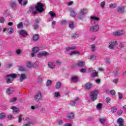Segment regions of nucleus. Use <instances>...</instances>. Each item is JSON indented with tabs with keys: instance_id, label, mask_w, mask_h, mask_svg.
I'll list each match as a JSON object with an SVG mask.
<instances>
[{
	"instance_id": "1",
	"label": "nucleus",
	"mask_w": 126,
	"mask_h": 126,
	"mask_svg": "<svg viewBox=\"0 0 126 126\" xmlns=\"http://www.w3.org/2000/svg\"><path fill=\"white\" fill-rule=\"evenodd\" d=\"M17 76V74H11L9 75H7L5 77V80L6 81V83L8 84L9 83H12V80L16 78Z\"/></svg>"
},
{
	"instance_id": "2",
	"label": "nucleus",
	"mask_w": 126,
	"mask_h": 126,
	"mask_svg": "<svg viewBox=\"0 0 126 126\" xmlns=\"http://www.w3.org/2000/svg\"><path fill=\"white\" fill-rule=\"evenodd\" d=\"M44 7H45V4L41 2H38L37 3V5L35 6V9L38 11V12L41 13L45 11Z\"/></svg>"
},
{
	"instance_id": "3",
	"label": "nucleus",
	"mask_w": 126,
	"mask_h": 126,
	"mask_svg": "<svg viewBox=\"0 0 126 126\" xmlns=\"http://www.w3.org/2000/svg\"><path fill=\"white\" fill-rule=\"evenodd\" d=\"M98 91H94L90 93V96L93 101H95L98 97Z\"/></svg>"
},
{
	"instance_id": "4",
	"label": "nucleus",
	"mask_w": 126,
	"mask_h": 126,
	"mask_svg": "<svg viewBox=\"0 0 126 126\" xmlns=\"http://www.w3.org/2000/svg\"><path fill=\"white\" fill-rule=\"evenodd\" d=\"M34 99L35 101H41L43 99V95L41 93H38L34 96Z\"/></svg>"
},
{
	"instance_id": "5",
	"label": "nucleus",
	"mask_w": 126,
	"mask_h": 126,
	"mask_svg": "<svg viewBox=\"0 0 126 126\" xmlns=\"http://www.w3.org/2000/svg\"><path fill=\"white\" fill-rule=\"evenodd\" d=\"M99 29V25H95L94 26H93L90 28V31L91 32H97Z\"/></svg>"
},
{
	"instance_id": "6",
	"label": "nucleus",
	"mask_w": 126,
	"mask_h": 126,
	"mask_svg": "<svg viewBox=\"0 0 126 126\" xmlns=\"http://www.w3.org/2000/svg\"><path fill=\"white\" fill-rule=\"evenodd\" d=\"M19 80L20 82H22L23 80H25V79L27 78L28 75L25 73H22L21 74H19Z\"/></svg>"
},
{
	"instance_id": "7",
	"label": "nucleus",
	"mask_w": 126,
	"mask_h": 126,
	"mask_svg": "<svg viewBox=\"0 0 126 126\" xmlns=\"http://www.w3.org/2000/svg\"><path fill=\"white\" fill-rule=\"evenodd\" d=\"M118 45V41H111L109 43V45L108 46L109 49H111V50L114 49V47L115 46H117Z\"/></svg>"
},
{
	"instance_id": "8",
	"label": "nucleus",
	"mask_w": 126,
	"mask_h": 126,
	"mask_svg": "<svg viewBox=\"0 0 126 126\" xmlns=\"http://www.w3.org/2000/svg\"><path fill=\"white\" fill-rule=\"evenodd\" d=\"M19 34L21 37H27L28 35L27 32L23 30L19 31Z\"/></svg>"
},
{
	"instance_id": "9",
	"label": "nucleus",
	"mask_w": 126,
	"mask_h": 126,
	"mask_svg": "<svg viewBox=\"0 0 126 126\" xmlns=\"http://www.w3.org/2000/svg\"><path fill=\"white\" fill-rule=\"evenodd\" d=\"M10 109L11 110H13V113L15 115H16V114H19V112L20 111V110L19 109V108L15 106H11Z\"/></svg>"
},
{
	"instance_id": "10",
	"label": "nucleus",
	"mask_w": 126,
	"mask_h": 126,
	"mask_svg": "<svg viewBox=\"0 0 126 126\" xmlns=\"http://www.w3.org/2000/svg\"><path fill=\"white\" fill-rule=\"evenodd\" d=\"M39 51H40L39 47H34L32 50V53L31 54L32 57H34L35 56V54H36V53H38Z\"/></svg>"
},
{
	"instance_id": "11",
	"label": "nucleus",
	"mask_w": 126,
	"mask_h": 126,
	"mask_svg": "<svg viewBox=\"0 0 126 126\" xmlns=\"http://www.w3.org/2000/svg\"><path fill=\"white\" fill-rule=\"evenodd\" d=\"M125 34V32L123 31H120L119 32H113L114 36H122Z\"/></svg>"
},
{
	"instance_id": "12",
	"label": "nucleus",
	"mask_w": 126,
	"mask_h": 126,
	"mask_svg": "<svg viewBox=\"0 0 126 126\" xmlns=\"http://www.w3.org/2000/svg\"><path fill=\"white\" fill-rule=\"evenodd\" d=\"M87 13H88V9H82L80 12V16H82V15H85Z\"/></svg>"
},
{
	"instance_id": "13",
	"label": "nucleus",
	"mask_w": 126,
	"mask_h": 126,
	"mask_svg": "<svg viewBox=\"0 0 126 126\" xmlns=\"http://www.w3.org/2000/svg\"><path fill=\"white\" fill-rule=\"evenodd\" d=\"M117 124H118L119 126H124V119H123V118H119L117 120Z\"/></svg>"
},
{
	"instance_id": "14",
	"label": "nucleus",
	"mask_w": 126,
	"mask_h": 126,
	"mask_svg": "<svg viewBox=\"0 0 126 126\" xmlns=\"http://www.w3.org/2000/svg\"><path fill=\"white\" fill-rule=\"evenodd\" d=\"M48 66L49 67V68H51L53 69V68H55V67L56 66V64H55L54 62H48Z\"/></svg>"
},
{
	"instance_id": "15",
	"label": "nucleus",
	"mask_w": 126,
	"mask_h": 126,
	"mask_svg": "<svg viewBox=\"0 0 126 126\" xmlns=\"http://www.w3.org/2000/svg\"><path fill=\"white\" fill-rule=\"evenodd\" d=\"M118 11L120 13H123L125 12V7L123 6H121L118 7Z\"/></svg>"
},
{
	"instance_id": "16",
	"label": "nucleus",
	"mask_w": 126,
	"mask_h": 126,
	"mask_svg": "<svg viewBox=\"0 0 126 126\" xmlns=\"http://www.w3.org/2000/svg\"><path fill=\"white\" fill-rule=\"evenodd\" d=\"M77 65H78V66H79L80 67H84V65H85V62L84 61L79 62L77 63Z\"/></svg>"
},
{
	"instance_id": "17",
	"label": "nucleus",
	"mask_w": 126,
	"mask_h": 126,
	"mask_svg": "<svg viewBox=\"0 0 126 126\" xmlns=\"http://www.w3.org/2000/svg\"><path fill=\"white\" fill-rule=\"evenodd\" d=\"M7 34H9V35H10L14 32V30H13V28L10 27L7 29Z\"/></svg>"
},
{
	"instance_id": "18",
	"label": "nucleus",
	"mask_w": 126,
	"mask_h": 126,
	"mask_svg": "<svg viewBox=\"0 0 126 126\" xmlns=\"http://www.w3.org/2000/svg\"><path fill=\"white\" fill-rule=\"evenodd\" d=\"M92 84H91V83H86L85 85V88L86 89H91V88H92Z\"/></svg>"
},
{
	"instance_id": "19",
	"label": "nucleus",
	"mask_w": 126,
	"mask_h": 126,
	"mask_svg": "<svg viewBox=\"0 0 126 126\" xmlns=\"http://www.w3.org/2000/svg\"><path fill=\"white\" fill-rule=\"evenodd\" d=\"M12 93H13V89H12V88H9L7 89L6 94L8 95H10V94H12Z\"/></svg>"
},
{
	"instance_id": "20",
	"label": "nucleus",
	"mask_w": 126,
	"mask_h": 126,
	"mask_svg": "<svg viewBox=\"0 0 126 126\" xmlns=\"http://www.w3.org/2000/svg\"><path fill=\"white\" fill-rule=\"evenodd\" d=\"M75 49H76L75 46H72V47H65V50L67 52H69V51H73Z\"/></svg>"
},
{
	"instance_id": "21",
	"label": "nucleus",
	"mask_w": 126,
	"mask_h": 126,
	"mask_svg": "<svg viewBox=\"0 0 126 126\" xmlns=\"http://www.w3.org/2000/svg\"><path fill=\"white\" fill-rule=\"evenodd\" d=\"M91 22H95V21H99V18L97 17H91Z\"/></svg>"
},
{
	"instance_id": "22",
	"label": "nucleus",
	"mask_w": 126,
	"mask_h": 126,
	"mask_svg": "<svg viewBox=\"0 0 126 126\" xmlns=\"http://www.w3.org/2000/svg\"><path fill=\"white\" fill-rule=\"evenodd\" d=\"M39 38H40V36L38 34H35L33 35L32 39L33 41H38L39 40Z\"/></svg>"
},
{
	"instance_id": "23",
	"label": "nucleus",
	"mask_w": 126,
	"mask_h": 126,
	"mask_svg": "<svg viewBox=\"0 0 126 126\" xmlns=\"http://www.w3.org/2000/svg\"><path fill=\"white\" fill-rule=\"evenodd\" d=\"M67 118L69 120H72V119L74 118V114L72 113H70L68 115Z\"/></svg>"
},
{
	"instance_id": "24",
	"label": "nucleus",
	"mask_w": 126,
	"mask_h": 126,
	"mask_svg": "<svg viewBox=\"0 0 126 126\" xmlns=\"http://www.w3.org/2000/svg\"><path fill=\"white\" fill-rule=\"evenodd\" d=\"M76 55H79V52L77 51H74L71 53H70L69 55L70 56H75Z\"/></svg>"
},
{
	"instance_id": "25",
	"label": "nucleus",
	"mask_w": 126,
	"mask_h": 126,
	"mask_svg": "<svg viewBox=\"0 0 126 126\" xmlns=\"http://www.w3.org/2000/svg\"><path fill=\"white\" fill-rule=\"evenodd\" d=\"M62 86V83L61 82H58L55 86L56 89H60Z\"/></svg>"
},
{
	"instance_id": "26",
	"label": "nucleus",
	"mask_w": 126,
	"mask_h": 126,
	"mask_svg": "<svg viewBox=\"0 0 126 126\" xmlns=\"http://www.w3.org/2000/svg\"><path fill=\"white\" fill-rule=\"evenodd\" d=\"M71 80L73 82H77L78 81V77L76 76H73L71 77Z\"/></svg>"
},
{
	"instance_id": "27",
	"label": "nucleus",
	"mask_w": 126,
	"mask_h": 126,
	"mask_svg": "<svg viewBox=\"0 0 126 126\" xmlns=\"http://www.w3.org/2000/svg\"><path fill=\"white\" fill-rule=\"evenodd\" d=\"M91 50L92 51V52H95V51L96 50V45H95V44H92L91 45Z\"/></svg>"
},
{
	"instance_id": "28",
	"label": "nucleus",
	"mask_w": 126,
	"mask_h": 126,
	"mask_svg": "<svg viewBox=\"0 0 126 126\" xmlns=\"http://www.w3.org/2000/svg\"><path fill=\"white\" fill-rule=\"evenodd\" d=\"M49 14L51 16V18H55L56 17V14L53 11L49 12Z\"/></svg>"
},
{
	"instance_id": "29",
	"label": "nucleus",
	"mask_w": 126,
	"mask_h": 126,
	"mask_svg": "<svg viewBox=\"0 0 126 126\" xmlns=\"http://www.w3.org/2000/svg\"><path fill=\"white\" fill-rule=\"evenodd\" d=\"M10 5L12 7V8H16V3H15V2H12L11 3Z\"/></svg>"
},
{
	"instance_id": "30",
	"label": "nucleus",
	"mask_w": 126,
	"mask_h": 126,
	"mask_svg": "<svg viewBox=\"0 0 126 126\" xmlns=\"http://www.w3.org/2000/svg\"><path fill=\"white\" fill-rule=\"evenodd\" d=\"M72 38H73L74 39H76V38H78L79 35L77 33H73L71 35Z\"/></svg>"
},
{
	"instance_id": "31",
	"label": "nucleus",
	"mask_w": 126,
	"mask_h": 126,
	"mask_svg": "<svg viewBox=\"0 0 126 126\" xmlns=\"http://www.w3.org/2000/svg\"><path fill=\"white\" fill-rule=\"evenodd\" d=\"M27 3H28V0H24L22 3V2H21V4H20L21 5H23V6H25V5H26V4H27Z\"/></svg>"
},
{
	"instance_id": "32",
	"label": "nucleus",
	"mask_w": 126,
	"mask_h": 126,
	"mask_svg": "<svg viewBox=\"0 0 126 126\" xmlns=\"http://www.w3.org/2000/svg\"><path fill=\"white\" fill-rule=\"evenodd\" d=\"M71 16H72V17H75L76 15V12H75V11L72 10L71 11Z\"/></svg>"
},
{
	"instance_id": "33",
	"label": "nucleus",
	"mask_w": 126,
	"mask_h": 126,
	"mask_svg": "<svg viewBox=\"0 0 126 126\" xmlns=\"http://www.w3.org/2000/svg\"><path fill=\"white\" fill-rule=\"evenodd\" d=\"M27 65L28 67L31 68V67H32V66H33V64H32L31 62H28L27 63Z\"/></svg>"
},
{
	"instance_id": "34",
	"label": "nucleus",
	"mask_w": 126,
	"mask_h": 126,
	"mask_svg": "<svg viewBox=\"0 0 126 126\" xmlns=\"http://www.w3.org/2000/svg\"><path fill=\"white\" fill-rule=\"evenodd\" d=\"M5 118V114L1 113L0 114V120H3Z\"/></svg>"
},
{
	"instance_id": "35",
	"label": "nucleus",
	"mask_w": 126,
	"mask_h": 126,
	"mask_svg": "<svg viewBox=\"0 0 126 126\" xmlns=\"http://www.w3.org/2000/svg\"><path fill=\"white\" fill-rule=\"evenodd\" d=\"M98 76V72H93L92 75V77H97Z\"/></svg>"
},
{
	"instance_id": "36",
	"label": "nucleus",
	"mask_w": 126,
	"mask_h": 126,
	"mask_svg": "<svg viewBox=\"0 0 126 126\" xmlns=\"http://www.w3.org/2000/svg\"><path fill=\"white\" fill-rule=\"evenodd\" d=\"M75 104H76V103L73 100H71L70 101V106H72V107H74V106H75Z\"/></svg>"
},
{
	"instance_id": "37",
	"label": "nucleus",
	"mask_w": 126,
	"mask_h": 126,
	"mask_svg": "<svg viewBox=\"0 0 126 126\" xmlns=\"http://www.w3.org/2000/svg\"><path fill=\"white\" fill-rule=\"evenodd\" d=\"M17 101V97H13L10 99V102L12 103V102H16Z\"/></svg>"
},
{
	"instance_id": "38",
	"label": "nucleus",
	"mask_w": 126,
	"mask_h": 126,
	"mask_svg": "<svg viewBox=\"0 0 126 126\" xmlns=\"http://www.w3.org/2000/svg\"><path fill=\"white\" fill-rule=\"evenodd\" d=\"M96 108L98 109V110H101L102 109V103H98L96 105Z\"/></svg>"
},
{
	"instance_id": "39",
	"label": "nucleus",
	"mask_w": 126,
	"mask_h": 126,
	"mask_svg": "<svg viewBox=\"0 0 126 126\" xmlns=\"http://www.w3.org/2000/svg\"><path fill=\"white\" fill-rule=\"evenodd\" d=\"M69 27L70 28H73L74 27V25L73 24V22H70L69 23Z\"/></svg>"
},
{
	"instance_id": "40",
	"label": "nucleus",
	"mask_w": 126,
	"mask_h": 126,
	"mask_svg": "<svg viewBox=\"0 0 126 126\" xmlns=\"http://www.w3.org/2000/svg\"><path fill=\"white\" fill-rule=\"evenodd\" d=\"M54 96L56 98H58V97H61V95L60 94V93L59 92H56L54 94Z\"/></svg>"
},
{
	"instance_id": "41",
	"label": "nucleus",
	"mask_w": 126,
	"mask_h": 126,
	"mask_svg": "<svg viewBox=\"0 0 126 126\" xmlns=\"http://www.w3.org/2000/svg\"><path fill=\"white\" fill-rule=\"evenodd\" d=\"M105 4H106V2H105L104 1L101 2L100 4V7H102L103 8L105 6Z\"/></svg>"
},
{
	"instance_id": "42",
	"label": "nucleus",
	"mask_w": 126,
	"mask_h": 126,
	"mask_svg": "<svg viewBox=\"0 0 126 126\" xmlns=\"http://www.w3.org/2000/svg\"><path fill=\"white\" fill-rule=\"evenodd\" d=\"M111 112L112 113H116L117 112V107H114L111 109Z\"/></svg>"
},
{
	"instance_id": "43",
	"label": "nucleus",
	"mask_w": 126,
	"mask_h": 126,
	"mask_svg": "<svg viewBox=\"0 0 126 126\" xmlns=\"http://www.w3.org/2000/svg\"><path fill=\"white\" fill-rule=\"evenodd\" d=\"M47 86H50V85H52V81L51 80H48L46 83Z\"/></svg>"
},
{
	"instance_id": "44",
	"label": "nucleus",
	"mask_w": 126,
	"mask_h": 126,
	"mask_svg": "<svg viewBox=\"0 0 126 126\" xmlns=\"http://www.w3.org/2000/svg\"><path fill=\"white\" fill-rule=\"evenodd\" d=\"M99 121L101 124H105V122H106V119H100L99 120Z\"/></svg>"
},
{
	"instance_id": "45",
	"label": "nucleus",
	"mask_w": 126,
	"mask_h": 126,
	"mask_svg": "<svg viewBox=\"0 0 126 126\" xmlns=\"http://www.w3.org/2000/svg\"><path fill=\"white\" fill-rule=\"evenodd\" d=\"M118 96H119V98L121 100V99H123V94L122 93L119 92L118 93Z\"/></svg>"
},
{
	"instance_id": "46",
	"label": "nucleus",
	"mask_w": 126,
	"mask_h": 126,
	"mask_svg": "<svg viewBox=\"0 0 126 126\" xmlns=\"http://www.w3.org/2000/svg\"><path fill=\"white\" fill-rule=\"evenodd\" d=\"M19 70H20L21 71H24L25 70V68L23 66H19Z\"/></svg>"
},
{
	"instance_id": "47",
	"label": "nucleus",
	"mask_w": 126,
	"mask_h": 126,
	"mask_svg": "<svg viewBox=\"0 0 126 126\" xmlns=\"http://www.w3.org/2000/svg\"><path fill=\"white\" fill-rule=\"evenodd\" d=\"M110 94H111V95L115 96V95H116V91H115V90H112L110 91Z\"/></svg>"
},
{
	"instance_id": "48",
	"label": "nucleus",
	"mask_w": 126,
	"mask_h": 126,
	"mask_svg": "<svg viewBox=\"0 0 126 126\" xmlns=\"http://www.w3.org/2000/svg\"><path fill=\"white\" fill-rule=\"evenodd\" d=\"M40 112L42 114H44V113H46V109H45V108H41L40 109Z\"/></svg>"
},
{
	"instance_id": "49",
	"label": "nucleus",
	"mask_w": 126,
	"mask_h": 126,
	"mask_svg": "<svg viewBox=\"0 0 126 126\" xmlns=\"http://www.w3.org/2000/svg\"><path fill=\"white\" fill-rule=\"evenodd\" d=\"M23 26V24L22 23H20L18 25H17V28L18 29H20L21 27H22Z\"/></svg>"
},
{
	"instance_id": "50",
	"label": "nucleus",
	"mask_w": 126,
	"mask_h": 126,
	"mask_svg": "<svg viewBox=\"0 0 126 126\" xmlns=\"http://www.w3.org/2000/svg\"><path fill=\"white\" fill-rule=\"evenodd\" d=\"M40 107L41 106H32L31 107V109H32V110H35V109H37L38 108H40Z\"/></svg>"
},
{
	"instance_id": "51",
	"label": "nucleus",
	"mask_w": 126,
	"mask_h": 126,
	"mask_svg": "<svg viewBox=\"0 0 126 126\" xmlns=\"http://www.w3.org/2000/svg\"><path fill=\"white\" fill-rule=\"evenodd\" d=\"M90 59H91V60H93V61H94V60H96V57L95 55H92Z\"/></svg>"
},
{
	"instance_id": "52",
	"label": "nucleus",
	"mask_w": 126,
	"mask_h": 126,
	"mask_svg": "<svg viewBox=\"0 0 126 126\" xmlns=\"http://www.w3.org/2000/svg\"><path fill=\"white\" fill-rule=\"evenodd\" d=\"M87 70L86 69V68H82V69L80 70V72L85 73V72H86Z\"/></svg>"
},
{
	"instance_id": "53",
	"label": "nucleus",
	"mask_w": 126,
	"mask_h": 126,
	"mask_svg": "<svg viewBox=\"0 0 126 126\" xmlns=\"http://www.w3.org/2000/svg\"><path fill=\"white\" fill-rule=\"evenodd\" d=\"M4 21H5L4 18H3V17L0 18V23H4Z\"/></svg>"
},
{
	"instance_id": "54",
	"label": "nucleus",
	"mask_w": 126,
	"mask_h": 126,
	"mask_svg": "<svg viewBox=\"0 0 126 126\" xmlns=\"http://www.w3.org/2000/svg\"><path fill=\"white\" fill-rule=\"evenodd\" d=\"M21 53V50H20V49H17L16 50V54H17V55H20V54Z\"/></svg>"
},
{
	"instance_id": "55",
	"label": "nucleus",
	"mask_w": 126,
	"mask_h": 126,
	"mask_svg": "<svg viewBox=\"0 0 126 126\" xmlns=\"http://www.w3.org/2000/svg\"><path fill=\"white\" fill-rule=\"evenodd\" d=\"M64 121L63 120H60L58 122V125L59 126H62L63 125V123Z\"/></svg>"
},
{
	"instance_id": "56",
	"label": "nucleus",
	"mask_w": 126,
	"mask_h": 126,
	"mask_svg": "<svg viewBox=\"0 0 126 126\" xmlns=\"http://www.w3.org/2000/svg\"><path fill=\"white\" fill-rule=\"evenodd\" d=\"M106 101L108 103H110V102H111V98L110 97L106 98Z\"/></svg>"
},
{
	"instance_id": "57",
	"label": "nucleus",
	"mask_w": 126,
	"mask_h": 126,
	"mask_svg": "<svg viewBox=\"0 0 126 126\" xmlns=\"http://www.w3.org/2000/svg\"><path fill=\"white\" fill-rule=\"evenodd\" d=\"M12 66V64L9 63L6 65V68H9L10 67H11Z\"/></svg>"
},
{
	"instance_id": "58",
	"label": "nucleus",
	"mask_w": 126,
	"mask_h": 126,
	"mask_svg": "<svg viewBox=\"0 0 126 126\" xmlns=\"http://www.w3.org/2000/svg\"><path fill=\"white\" fill-rule=\"evenodd\" d=\"M22 121V116L20 115L19 116V123H21Z\"/></svg>"
},
{
	"instance_id": "59",
	"label": "nucleus",
	"mask_w": 126,
	"mask_h": 126,
	"mask_svg": "<svg viewBox=\"0 0 126 126\" xmlns=\"http://www.w3.org/2000/svg\"><path fill=\"white\" fill-rule=\"evenodd\" d=\"M88 70H89V72H92L93 71H96V70H93V68H89Z\"/></svg>"
},
{
	"instance_id": "60",
	"label": "nucleus",
	"mask_w": 126,
	"mask_h": 126,
	"mask_svg": "<svg viewBox=\"0 0 126 126\" xmlns=\"http://www.w3.org/2000/svg\"><path fill=\"white\" fill-rule=\"evenodd\" d=\"M95 82L96 83H97V84H100V83L101 82V80L100 79H97L95 80Z\"/></svg>"
},
{
	"instance_id": "61",
	"label": "nucleus",
	"mask_w": 126,
	"mask_h": 126,
	"mask_svg": "<svg viewBox=\"0 0 126 126\" xmlns=\"http://www.w3.org/2000/svg\"><path fill=\"white\" fill-rule=\"evenodd\" d=\"M113 83H115L116 84H117V83H118V81H119V79H115L114 80H113Z\"/></svg>"
},
{
	"instance_id": "62",
	"label": "nucleus",
	"mask_w": 126,
	"mask_h": 126,
	"mask_svg": "<svg viewBox=\"0 0 126 126\" xmlns=\"http://www.w3.org/2000/svg\"><path fill=\"white\" fill-rule=\"evenodd\" d=\"M42 56H47L48 54L46 52H43L42 53Z\"/></svg>"
},
{
	"instance_id": "63",
	"label": "nucleus",
	"mask_w": 126,
	"mask_h": 126,
	"mask_svg": "<svg viewBox=\"0 0 126 126\" xmlns=\"http://www.w3.org/2000/svg\"><path fill=\"white\" fill-rule=\"evenodd\" d=\"M116 7V5L115 4H111L110 6V8H115Z\"/></svg>"
},
{
	"instance_id": "64",
	"label": "nucleus",
	"mask_w": 126,
	"mask_h": 126,
	"mask_svg": "<svg viewBox=\"0 0 126 126\" xmlns=\"http://www.w3.org/2000/svg\"><path fill=\"white\" fill-rule=\"evenodd\" d=\"M64 126H72V125L70 123H66Z\"/></svg>"
}]
</instances>
